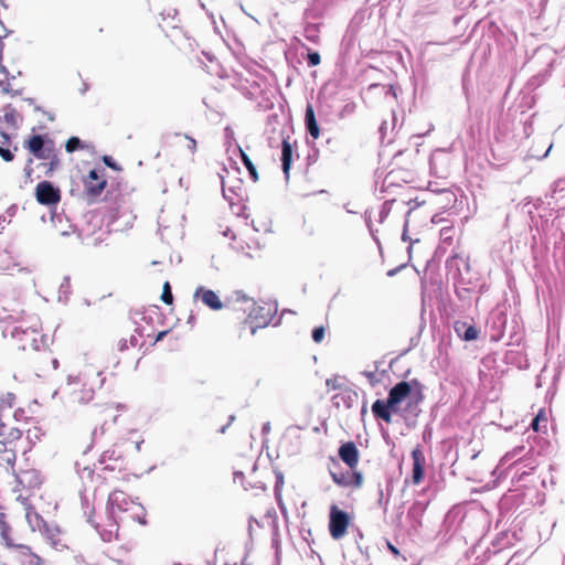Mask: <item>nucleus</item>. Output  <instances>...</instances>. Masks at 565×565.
Instances as JSON below:
<instances>
[{
    "label": "nucleus",
    "instance_id": "obj_1",
    "mask_svg": "<svg viewBox=\"0 0 565 565\" xmlns=\"http://www.w3.org/2000/svg\"><path fill=\"white\" fill-rule=\"evenodd\" d=\"M424 388L417 379L397 382L390 388L385 399L377 398L373 402L371 412L374 418L392 424L393 416L397 415L407 428H415L422 413L420 404L425 399Z\"/></svg>",
    "mask_w": 565,
    "mask_h": 565
},
{
    "label": "nucleus",
    "instance_id": "obj_2",
    "mask_svg": "<svg viewBox=\"0 0 565 565\" xmlns=\"http://www.w3.org/2000/svg\"><path fill=\"white\" fill-rule=\"evenodd\" d=\"M447 275L451 276L455 285V294L460 300H469L471 294H484L487 284L481 275L471 268L468 258L454 255L446 260Z\"/></svg>",
    "mask_w": 565,
    "mask_h": 565
},
{
    "label": "nucleus",
    "instance_id": "obj_3",
    "mask_svg": "<svg viewBox=\"0 0 565 565\" xmlns=\"http://www.w3.org/2000/svg\"><path fill=\"white\" fill-rule=\"evenodd\" d=\"M12 347L24 353H35L43 344V334L40 323L29 327L17 326L11 331Z\"/></svg>",
    "mask_w": 565,
    "mask_h": 565
},
{
    "label": "nucleus",
    "instance_id": "obj_4",
    "mask_svg": "<svg viewBox=\"0 0 565 565\" xmlns=\"http://www.w3.org/2000/svg\"><path fill=\"white\" fill-rule=\"evenodd\" d=\"M24 146L35 158L47 160V163L42 164L46 173L58 168L60 159L51 139H45L41 135H32L24 141Z\"/></svg>",
    "mask_w": 565,
    "mask_h": 565
},
{
    "label": "nucleus",
    "instance_id": "obj_5",
    "mask_svg": "<svg viewBox=\"0 0 565 565\" xmlns=\"http://www.w3.org/2000/svg\"><path fill=\"white\" fill-rule=\"evenodd\" d=\"M277 301H253V308L249 310V332L254 334L257 329L266 328L277 313Z\"/></svg>",
    "mask_w": 565,
    "mask_h": 565
},
{
    "label": "nucleus",
    "instance_id": "obj_6",
    "mask_svg": "<svg viewBox=\"0 0 565 565\" xmlns=\"http://www.w3.org/2000/svg\"><path fill=\"white\" fill-rule=\"evenodd\" d=\"M351 523L348 512L341 510L337 504H331L329 510V532L333 540L342 539Z\"/></svg>",
    "mask_w": 565,
    "mask_h": 565
},
{
    "label": "nucleus",
    "instance_id": "obj_7",
    "mask_svg": "<svg viewBox=\"0 0 565 565\" xmlns=\"http://www.w3.org/2000/svg\"><path fill=\"white\" fill-rule=\"evenodd\" d=\"M279 136L281 137V142H280L281 170L284 173L285 181L288 182L289 178H290V169H291V164H292V160H294V152H295L294 148L297 146V141L296 140L294 142L290 141V136H289L288 129L284 126L279 128Z\"/></svg>",
    "mask_w": 565,
    "mask_h": 565
},
{
    "label": "nucleus",
    "instance_id": "obj_8",
    "mask_svg": "<svg viewBox=\"0 0 565 565\" xmlns=\"http://www.w3.org/2000/svg\"><path fill=\"white\" fill-rule=\"evenodd\" d=\"M465 521V512L460 507H452L445 515L440 527V534L444 540H450L456 535Z\"/></svg>",
    "mask_w": 565,
    "mask_h": 565
},
{
    "label": "nucleus",
    "instance_id": "obj_9",
    "mask_svg": "<svg viewBox=\"0 0 565 565\" xmlns=\"http://www.w3.org/2000/svg\"><path fill=\"white\" fill-rule=\"evenodd\" d=\"M85 193L90 198L102 194L107 185L105 169H92L83 180Z\"/></svg>",
    "mask_w": 565,
    "mask_h": 565
},
{
    "label": "nucleus",
    "instance_id": "obj_10",
    "mask_svg": "<svg viewBox=\"0 0 565 565\" xmlns=\"http://www.w3.org/2000/svg\"><path fill=\"white\" fill-rule=\"evenodd\" d=\"M35 198L42 205H56L61 201V192L51 182L41 181L35 188Z\"/></svg>",
    "mask_w": 565,
    "mask_h": 565
},
{
    "label": "nucleus",
    "instance_id": "obj_11",
    "mask_svg": "<svg viewBox=\"0 0 565 565\" xmlns=\"http://www.w3.org/2000/svg\"><path fill=\"white\" fill-rule=\"evenodd\" d=\"M25 519L32 529V531H39L44 534L51 541L55 537V530L51 529L43 518L35 511L34 508H28L25 512Z\"/></svg>",
    "mask_w": 565,
    "mask_h": 565
},
{
    "label": "nucleus",
    "instance_id": "obj_12",
    "mask_svg": "<svg viewBox=\"0 0 565 565\" xmlns=\"http://www.w3.org/2000/svg\"><path fill=\"white\" fill-rule=\"evenodd\" d=\"M412 459H413V469H412V482L414 484H419L425 478V455L423 452L422 446L417 445L412 450Z\"/></svg>",
    "mask_w": 565,
    "mask_h": 565
},
{
    "label": "nucleus",
    "instance_id": "obj_13",
    "mask_svg": "<svg viewBox=\"0 0 565 565\" xmlns=\"http://www.w3.org/2000/svg\"><path fill=\"white\" fill-rule=\"evenodd\" d=\"M338 456L350 470H353L359 463L360 451L353 441H345L340 445Z\"/></svg>",
    "mask_w": 565,
    "mask_h": 565
},
{
    "label": "nucleus",
    "instance_id": "obj_14",
    "mask_svg": "<svg viewBox=\"0 0 565 565\" xmlns=\"http://www.w3.org/2000/svg\"><path fill=\"white\" fill-rule=\"evenodd\" d=\"M0 545L7 548H15L18 545V543L14 542L12 526L2 507H0Z\"/></svg>",
    "mask_w": 565,
    "mask_h": 565
},
{
    "label": "nucleus",
    "instance_id": "obj_15",
    "mask_svg": "<svg viewBox=\"0 0 565 565\" xmlns=\"http://www.w3.org/2000/svg\"><path fill=\"white\" fill-rule=\"evenodd\" d=\"M276 125H279V116L277 114H269L267 116L265 134L267 135V143L270 148H278L281 142L279 129H277Z\"/></svg>",
    "mask_w": 565,
    "mask_h": 565
},
{
    "label": "nucleus",
    "instance_id": "obj_16",
    "mask_svg": "<svg viewBox=\"0 0 565 565\" xmlns=\"http://www.w3.org/2000/svg\"><path fill=\"white\" fill-rule=\"evenodd\" d=\"M454 330L461 340L467 342L477 340L480 333L476 324L461 320L455 321Z\"/></svg>",
    "mask_w": 565,
    "mask_h": 565
},
{
    "label": "nucleus",
    "instance_id": "obj_17",
    "mask_svg": "<svg viewBox=\"0 0 565 565\" xmlns=\"http://www.w3.org/2000/svg\"><path fill=\"white\" fill-rule=\"evenodd\" d=\"M305 127L306 131L313 139H317L320 136V128L316 118L315 108L310 103H307L305 110Z\"/></svg>",
    "mask_w": 565,
    "mask_h": 565
},
{
    "label": "nucleus",
    "instance_id": "obj_18",
    "mask_svg": "<svg viewBox=\"0 0 565 565\" xmlns=\"http://www.w3.org/2000/svg\"><path fill=\"white\" fill-rule=\"evenodd\" d=\"M15 550H18L20 554L22 565H44V559L33 553L30 546L18 544Z\"/></svg>",
    "mask_w": 565,
    "mask_h": 565
},
{
    "label": "nucleus",
    "instance_id": "obj_19",
    "mask_svg": "<svg viewBox=\"0 0 565 565\" xmlns=\"http://www.w3.org/2000/svg\"><path fill=\"white\" fill-rule=\"evenodd\" d=\"M2 113L3 115L0 117V121H3L8 128H17L19 122L22 120L21 114L11 104L6 105Z\"/></svg>",
    "mask_w": 565,
    "mask_h": 565
},
{
    "label": "nucleus",
    "instance_id": "obj_20",
    "mask_svg": "<svg viewBox=\"0 0 565 565\" xmlns=\"http://www.w3.org/2000/svg\"><path fill=\"white\" fill-rule=\"evenodd\" d=\"M199 295H201V299L204 302V305H206L211 309L218 310L223 307L222 301L220 300L218 296L213 290L204 289L203 287H200L195 291V296H199Z\"/></svg>",
    "mask_w": 565,
    "mask_h": 565
},
{
    "label": "nucleus",
    "instance_id": "obj_21",
    "mask_svg": "<svg viewBox=\"0 0 565 565\" xmlns=\"http://www.w3.org/2000/svg\"><path fill=\"white\" fill-rule=\"evenodd\" d=\"M427 504L415 501L407 511V518L412 521L414 529L422 526V518L426 511Z\"/></svg>",
    "mask_w": 565,
    "mask_h": 565
},
{
    "label": "nucleus",
    "instance_id": "obj_22",
    "mask_svg": "<svg viewBox=\"0 0 565 565\" xmlns=\"http://www.w3.org/2000/svg\"><path fill=\"white\" fill-rule=\"evenodd\" d=\"M4 450L0 455V466H3L7 470H13L17 461V449L15 444L13 446H4Z\"/></svg>",
    "mask_w": 565,
    "mask_h": 565
},
{
    "label": "nucleus",
    "instance_id": "obj_23",
    "mask_svg": "<svg viewBox=\"0 0 565 565\" xmlns=\"http://www.w3.org/2000/svg\"><path fill=\"white\" fill-rule=\"evenodd\" d=\"M94 394V390L92 387H86L85 385L79 390L72 391L73 401L79 404H87L93 401Z\"/></svg>",
    "mask_w": 565,
    "mask_h": 565
},
{
    "label": "nucleus",
    "instance_id": "obj_24",
    "mask_svg": "<svg viewBox=\"0 0 565 565\" xmlns=\"http://www.w3.org/2000/svg\"><path fill=\"white\" fill-rule=\"evenodd\" d=\"M512 536H514V534H510L509 532L499 533L492 542L493 547H494L493 553L495 554V553L509 547L512 544V542H511Z\"/></svg>",
    "mask_w": 565,
    "mask_h": 565
},
{
    "label": "nucleus",
    "instance_id": "obj_25",
    "mask_svg": "<svg viewBox=\"0 0 565 565\" xmlns=\"http://www.w3.org/2000/svg\"><path fill=\"white\" fill-rule=\"evenodd\" d=\"M329 473H330V477L332 478L333 482L340 487H349L350 486V482H349V475H350V471H343L341 468L339 470V472H333V468L331 466H329Z\"/></svg>",
    "mask_w": 565,
    "mask_h": 565
},
{
    "label": "nucleus",
    "instance_id": "obj_26",
    "mask_svg": "<svg viewBox=\"0 0 565 565\" xmlns=\"http://www.w3.org/2000/svg\"><path fill=\"white\" fill-rule=\"evenodd\" d=\"M413 212V209H409L407 212H406V215H405V222H404V226H403V232H402V241L403 242H409V246L407 247V254H408V257L411 258L412 257V250H413V244L415 243H418L419 239H412L409 236H408V217L411 215V213Z\"/></svg>",
    "mask_w": 565,
    "mask_h": 565
},
{
    "label": "nucleus",
    "instance_id": "obj_27",
    "mask_svg": "<svg viewBox=\"0 0 565 565\" xmlns=\"http://www.w3.org/2000/svg\"><path fill=\"white\" fill-rule=\"evenodd\" d=\"M543 204V200L541 198H537L535 202L532 204V201L529 199H525L521 203V209L524 213L529 214L532 222L534 221L533 212L534 210H539Z\"/></svg>",
    "mask_w": 565,
    "mask_h": 565
},
{
    "label": "nucleus",
    "instance_id": "obj_28",
    "mask_svg": "<svg viewBox=\"0 0 565 565\" xmlns=\"http://www.w3.org/2000/svg\"><path fill=\"white\" fill-rule=\"evenodd\" d=\"M319 32V24L308 23L303 29V36L312 43H318L320 39Z\"/></svg>",
    "mask_w": 565,
    "mask_h": 565
},
{
    "label": "nucleus",
    "instance_id": "obj_29",
    "mask_svg": "<svg viewBox=\"0 0 565 565\" xmlns=\"http://www.w3.org/2000/svg\"><path fill=\"white\" fill-rule=\"evenodd\" d=\"M25 480H28L29 482L34 481L32 487H39L40 486V481L38 479V476H36L35 471H24V472H22V475L17 478L18 487L21 486L22 488H24V481Z\"/></svg>",
    "mask_w": 565,
    "mask_h": 565
},
{
    "label": "nucleus",
    "instance_id": "obj_30",
    "mask_svg": "<svg viewBox=\"0 0 565 565\" xmlns=\"http://www.w3.org/2000/svg\"><path fill=\"white\" fill-rule=\"evenodd\" d=\"M419 340H420V331L417 332L415 335L411 337L409 339V347L406 348L405 350H403L398 356H396L395 359L391 360L390 362V367L393 366V364L395 363V361L399 358V356H403L405 355L406 353H408L411 350H413L414 348H416L419 343Z\"/></svg>",
    "mask_w": 565,
    "mask_h": 565
},
{
    "label": "nucleus",
    "instance_id": "obj_31",
    "mask_svg": "<svg viewBox=\"0 0 565 565\" xmlns=\"http://www.w3.org/2000/svg\"><path fill=\"white\" fill-rule=\"evenodd\" d=\"M363 473L361 471H358L356 469H353L350 471V475H349V482H350V486L354 487V488H361L362 484H363Z\"/></svg>",
    "mask_w": 565,
    "mask_h": 565
},
{
    "label": "nucleus",
    "instance_id": "obj_32",
    "mask_svg": "<svg viewBox=\"0 0 565 565\" xmlns=\"http://www.w3.org/2000/svg\"><path fill=\"white\" fill-rule=\"evenodd\" d=\"M307 49V54L305 56L307 64L309 67H313L320 64L321 56L318 51H311L309 47Z\"/></svg>",
    "mask_w": 565,
    "mask_h": 565
},
{
    "label": "nucleus",
    "instance_id": "obj_33",
    "mask_svg": "<svg viewBox=\"0 0 565 565\" xmlns=\"http://www.w3.org/2000/svg\"><path fill=\"white\" fill-rule=\"evenodd\" d=\"M541 422H547V417L544 409H540L530 424V427L533 429L534 433L540 431Z\"/></svg>",
    "mask_w": 565,
    "mask_h": 565
},
{
    "label": "nucleus",
    "instance_id": "obj_34",
    "mask_svg": "<svg viewBox=\"0 0 565 565\" xmlns=\"http://www.w3.org/2000/svg\"><path fill=\"white\" fill-rule=\"evenodd\" d=\"M138 339L136 335H130L129 339H120L117 343V348L119 351L128 350L129 348L137 347Z\"/></svg>",
    "mask_w": 565,
    "mask_h": 565
},
{
    "label": "nucleus",
    "instance_id": "obj_35",
    "mask_svg": "<svg viewBox=\"0 0 565 565\" xmlns=\"http://www.w3.org/2000/svg\"><path fill=\"white\" fill-rule=\"evenodd\" d=\"M83 148L84 145L78 137H71L65 143V150L70 153Z\"/></svg>",
    "mask_w": 565,
    "mask_h": 565
},
{
    "label": "nucleus",
    "instance_id": "obj_36",
    "mask_svg": "<svg viewBox=\"0 0 565 565\" xmlns=\"http://www.w3.org/2000/svg\"><path fill=\"white\" fill-rule=\"evenodd\" d=\"M161 300L166 305H172V302H173V296H172L171 286H170L169 281H166L163 284L162 294H161Z\"/></svg>",
    "mask_w": 565,
    "mask_h": 565
},
{
    "label": "nucleus",
    "instance_id": "obj_37",
    "mask_svg": "<svg viewBox=\"0 0 565 565\" xmlns=\"http://www.w3.org/2000/svg\"><path fill=\"white\" fill-rule=\"evenodd\" d=\"M319 159V150L317 148H312L307 157H306V173H308L309 167L315 164Z\"/></svg>",
    "mask_w": 565,
    "mask_h": 565
},
{
    "label": "nucleus",
    "instance_id": "obj_38",
    "mask_svg": "<svg viewBox=\"0 0 565 565\" xmlns=\"http://www.w3.org/2000/svg\"><path fill=\"white\" fill-rule=\"evenodd\" d=\"M395 202V200H387L385 201L382 206H381V211H380V222H384V220L388 216V214L391 213V210H392V204Z\"/></svg>",
    "mask_w": 565,
    "mask_h": 565
},
{
    "label": "nucleus",
    "instance_id": "obj_39",
    "mask_svg": "<svg viewBox=\"0 0 565 565\" xmlns=\"http://www.w3.org/2000/svg\"><path fill=\"white\" fill-rule=\"evenodd\" d=\"M163 33V30L158 25L145 36V42L148 45H152L154 38L161 36Z\"/></svg>",
    "mask_w": 565,
    "mask_h": 565
},
{
    "label": "nucleus",
    "instance_id": "obj_40",
    "mask_svg": "<svg viewBox=\"0 0 565 565\" xmlns=\"http://www.w3.org/2000/svg\"><path fill=\"white\" fill-rule=\"evenodd\" d=\"M356 104L354 102L347 103L345 105L342 106L341 110L339 111V116L341 118H344L347 116L354 114Z\"/></svg>",
    "mask_w": 565,
    "mask_h": 565
},
{
    "label": "nucleus",
    "instance_id": "obj_41",
    "mask_svg": "<svg viewBox=\"0 0 565 565\" xmlns=\"http://www.w3.org/2000/svg\"><path fill=\"white\" fill-rule=\"evenodd\" d=\"M326 329L323 326L316 327L311 332V338L316 343H320L324 338Z\"/></svg>",
    "mask_w": 565,
    "mask_h": 565
},
{
    "label": "nucleus",
    "instance_id": "obj_42",
    "mask_svg": "<svg viewBox=\"0 0 565 565\" xmlns=\"http://www.w3.org/2000/svg\"><path fill=\"white\" fill-rule=\"evenodd\" d=\"M12 264V259L8 254L0 253V271L9 270Z\"/></svg>",
    "mask_w": 565,
    "mask_h": 565
},
{
    "label": "nucleus",
    "instance_id": "obj_43",
    "mask_svg": "<svg viewBox=\"0 0 565 565\" xmlns=\"http://www.w3.org/2000/svg\"><path fill=\"white\" fill-rule=\"evenodd\" d=\"M563 217H565V207L559 209V210L557 211V214H556V216L554 217V220L552 221L551 226H552V227H556V230L562 231V225H563V223H562V218H563Z\"/></svg>",
    "mask_w": 565,
    "mask_h": 565
},
{
    "label": "nucleus",
    "instance_id": "obj_44",
    "mask_svg": "<svg viewBox=\"0 0 565 565\" xmlns=\"http://www.w3.org/2000/svg\"><path fill=\"white\" fill-rule=\"evenodd\" d=\"M29 498H30V493H28V494H25V495H24V494H22V493H19V494L17 495V501L21 502V504H22V505L24 507V509H25V512H28V508H33V507L30 504V500H29Z\"/></svg>",
    "mask_w": 565,
    "mask_h": 565
},
{
    "label": "nucleus",
    "instance_id": "obj_45",
    "mask_svg": "<svg viewBox=\"0 0 565 565\" xmlns=\"http://www.w3.org/2000/svg\"><path fill=\"white\" fill-rule=\"evenodd\" d=\"M564 191H565V180L559 179L553 183V189H552L553 195L556 193H562Z\"/></svg>",
    "mask_w": 565,
    "mask_h": 565
},
{
    "label": "nucleus",
    "instance_id": "obj_46",
    "mask_svg": "<svg viewBox=\"0 0 565 565\" xmlns=\"http://www.w3.org/2000/svg\"><path fill=\"white\" fill-rule=\"evenodd\" d=\"M0 156L7 162L12 161L14 158L12 151L8 148H3L2 146H0Z\"/></svg>",
    "mask_w": 565,
    "mask_h": 565
},
{
    "label": "nucleus",
    "instance_id": "obj_47",
    "mask_svg": "<svg viewBox=\"0 0 565 565\" xmlns=\"http://www.w3.org/2000/svg\"><path fill=\"white\" fill-rule=\"evenodd\" d=\"M370 382L371 386H375L380 383V380L376 377L375 373L372 371H364L362 373Z\"/></svg>",
    "mask_w": 565,
    "mask_h": 565
},
{
    "label": "nucleus",
    "instance_id": "obj_48",
    "mask_svg": "<svg viewBox=\"0 0 565 565\" xmlns=\"http://www.w3.org/2000/svg\"><path fill=\"white\" fill-rule=\"evenodd\" d=\"M524 446H518L512 451L508 452L503 459H512L519 455H521L524 451Z\"/></svg>",
    "mask_w": 565,
    "mask_h": 565
},
{
    "label": "nucleus",
    "instance_id": "obj_49",
    "mask_svg": "<svg viewBox=\"0 0 565 565\" xmlns=\"http://www.w3.org/2000/svg\"><path fill=\"white\" fill-rule=\"evenodd\" d=\"M366 226H367V228H369V231H370V233H371V235H372L373 239L375 241V243L377 244V246L381 248V242H380V239L377 238V236L375 235V232H377V230H374V228H373V224H372L371 218H367V220H366Z\"/></svg>",
    "mask_w": 565,
    "mask_h": 565
},
{
    "label": "nucleus",
    "instance_id": "obj_50",
    "mask_svg": "<svg viewBox=\"0 0 565 565\" xmlns=\"http://www.w3.org/2000/svg\"><path fill=\"white\" fill-rule=\"evenodd\" d=\"M384 542H385V545H386L387 550H388V551H390V552H391L395 557H397V556H399V555H401L399 550H398V548H397V547H396V546H395L391 541H388L387 539H385V540H384Z\"/></svg>",
    "mask_w": 565,
    "mask_h": 565
},
{
    "label": "nucleus",
    "instance_id": "obj_51",
    "mask_svg": "<svg viewBox=\"0 0 565 565\" xmlns=\"http://www.w3.org/2000/svg\"><path fill=\"white\" fill-rule=\"evenodd\" d=\"M0 89H1V93H3V94L15 95L18 93V90H13L11 88L9 81H3V84L1 85Z\"/></svg>",
    "mask_w": 565,
    "mask_h": 565
},
{
    "label": "nucleus",
    "instance_id": "obj_52",
    "mask_svg": "<svg viewBox=\"0 0 565 565\" xmlns=\"http://www.w3.org/2000/svg\"><path fill=\"white\" fill-rule=\"evenodd\" d=\"M452 231V227H443L440 230V237L445 241V242H448L451 239V233Z\"/></svg>",
    "mask_w": 565,
    "mask_h": 565
},
{
    "label": "nucleus",
    "instance_id": "obj_53",
    "mask_svg": "<svg viewBox=\"0 0 565 565\" xmlns=\"http://www.w3.org/2000/svg\"><path fill=\"white\" fill-rule=\"evenodd\" d=\"M249 179H252L254 182L258 181V172L256 167L253 164V162L249 160Z\"/></svg>",
    "mask_w": 565,
    "mask_h": 565
},
{
    "label": "nucleus",
    "instance_id": "obj_54",
    "mask_svg": "<svg viewBox=\"0 0 565 565\" xmlns=\"http://www.w3.org/2000/svg\"><path fill=\"white\" fill-rule=\"evenodd\" d=\"M379 132L381 136V141L383 142L387 132V121L383 120L379 127Z\"/></svg>",
    "mask_w": 565,
    "mask_h": 565
},
{
    "label": "nucleus",
    "instance_id": "obj_55",
    "mask_svg": "<svg viewBox=\"0 0 565 565\" xmlns=\"http://www.w3.org/2000/svg\"><path fill=\"white\" fill-rule=\"evenodd\" d=\"M9 8L3 0H0V24L3 25L2 18L7 15Z\"/></svg>",
    "mask_w": 565,
    "mask_h": 565
},
{
    "label": "nucleus",
    "instance_id": "obj_56",
    "mask_svg": "<svg viewBox=\"0 0 565 565\" xmlns=\"http://www.w3.org/2000/svg\"><path fill=\"white\" fill-rule=\"evenodd\" d=\"M103 161H104V163H105L107 167H109V168H111V169H114V170H118V167H117L116 162L113 160V158H111V157H109V156H105V157L103 158Z\"/></svg>",
    "mask_w": 565,
    "mask_h": 565
},
{
    "label": "nucleus",
    "instance_id": "obj_57",
    "mask_svg": "<svg viewBox=\"0 0 565 565\" xmlns=\"http://www.w3.org/2000/svg\"><path fill=\"white\" fill-rule=\"evenodd\" d=\"M406 266H407V264H402V265H399V266H397V267H395V268L390 269V270L386 273V275H387L388 277H394L395 275H397V274H398L403 268H405Z\"/></svg>",
    "mask_w": 565,
    "mask_h": 565
},
{
    "label": "nucleus",
    "instance_id": "obj_58",
    "mask_svg": "<svg viewBox=\"0 0 565 565\" xmlns=\"http://www.w3.org/2000/svg\"><path fill=\"white\" fill-rule=\"evenodd\" d=\"M326 384H327V386L331 387L332 390L340 388V384L338 383V379L337 377L328 379L326 381Z\"/></svg>",
    "mask_w": 565,
    "mask_h": 565
},
{
    "label": "nucleus",
    "instance_id": "obj_59",
    "mask_svg": "<svg viewBox=\"0 0 565 565\" xmlns=\"http://www.w3.org/2000/svg\"><path fill=\"white\" fill-rule=\"evenodd\" d=\"M332 468H333V472H339L341 466L339 463V461L337 459H334L333 457L330 458V465Z\"/></svg>",
    "mask_w": 565,
    "mask_h": 565
},
{
    "label": "nucleus",
    "instance_id": "obj_60",
    "mask_svg": "<svg viewBox=\"0 0 565 565\" xmlns=\"http://www.w3.org/2000/svg\"><path fill=\"white\" fill-rule=\"evenodd\" d=\"M244 478H245L244 472H242V471L234 472V481L235 482H239L243 486Z\"/></svg>",
    "mask_w": 565,
    "mask_h": 565
},
{
    "label": "nucleus",
    "instance_id": "obj_61",
    "mask_svg": "<svg viewBox=\"0 0 565 565\" xmlns=\"http://www.w3.org/2000/svg\"><path fill=\"white\" fill-rule=\"evenodd\" d=\"M353 397L356 398V393H353V394L349 393L347 396L342 397L343 402L347 404L348 407L351 406V402H352Z\"/></svg>",
    "mask_w": 565,
    "mask_h": 565
},
{
    "label": "nucleus",
    "instance_id": "obj_62",
    "mask_svg": "<svg viewBox=\"0 0 565 565\" xmlns=\"http://www.w3.org/2000/svg\"><path fill=\"white\" fill-rule=\"evenodd\" d=\"M545 216L546 215L540 214V218L542 220V231L543 232H546L548 230V220L547 218L543 220Z\"/></svg>",
    "mask_w": 565,
    "mask_h": 565
},
{
    "label": "nucleus",
    "instance_id": "obj_63",
    "mask_svg": "<svg viewBox=\"0 0 565 565\" xmlns=\"http://www.w3.org/2000/svg\"><path fill=\"white\" fill-rule=\"evenodd\" d=\"M270 431V423L269 422H266L263 427H262V433L263 435H266Z\"/></svg>",
    "mask_w": 565,
    "mask_h": 565
},
{
    "label": "nucleus",
    "instance_id": "obj_64",
    "mask_svg": "<svg viewBox=\"0 0 565 565\" xmlns=\"http://www.w3.org/2000/svg\"><path fill=\"white\" fill-rule=\"evenodd\" d=\"M529 476H531L530 472L523 471L518 476V481H525Z\"/></svg>",
    "mask_w": 565,
    "mask_h": 565
}]
</instances>
